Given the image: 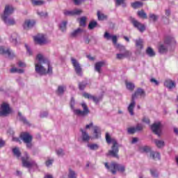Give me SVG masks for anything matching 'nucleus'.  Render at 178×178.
<instances>
[{
    "mask_svg": "<svg viewBox=\"0 0 178 178\" xmlns=\"http://www.w3.org/2000/svg\"><path fill=\"white\" fill-rule=\"evenodd\" d=\"M35 70L40 76H44V74H47V73H52V67H51L49 60L41 54L36 56Z\"/></svg>",
    "mask_w": 178,
    "mask_h": 178,
    "instance_id": "nucleus-1",
    "label": "nucleus"
},
{
    "mask_svg": "<svg viewBox=\"0 0 178 178\" xmlns=\"http://www.w3.org/2000/svg\"><path fill=\"white\" fill-rule=\"evenodd\" d=\"M33 5L35 6H41V5H44L45 3V1L42 0H31Z\"/></svg>",
    "mask_w": 178,
    "mask_h": 178,
    "instance_id": "nucleus-32",
    "label": "nucleus"
},
{
    "mask_svg": "<svg viewBox=\"0 0 178 178\" xmlns=\"http://www.w3.org/2000/svg\"><path fill=\"white\" fill-rule=\"evenodd\" d=\"M93 134H94L95 138H99V137H101V128L97 126L94 127Z\"/></svg>",
    "mask_w": 178,
    "mask_h": 178,
    "instance_id": "nucleus-24",
    "label": "nucleus"
},
{
    "mask_svg": "<svg viewBox=\"0 0 178 178\" xmlns=\"http://www.w3.org/2000/svg\"><path fill=\"white\" fill-rule=\"evenodd\" d=\"M86 20H87V18L86 17H81L79 21L80 26H82L83 27H84L86 26Z\"/></svg>",
    "mask_w": 178,
    "mask_h": 178,
    "instance_id": "nucleus-47",
    "label": "nucleus"
},
{
    "mask_svg": "<svg viewBox=\"0 0 178 178\" xmlns=\"http://www.w3.org/2000/svg\"><path fill=\"white\" fill-rule=\"evenodd\" d=\"M115 5L116 6H120V5H122L123 8H126L124 0H115Z\"/></svg>",
    "mask_w": 178,
    "mask_h": 178,
    "instance_id": "nucleus-40",
    "label": "nucleus"
},
{
    "mask_svg": "<svg viewBox=\"0 0 178 178\" xmlns=\"http://www.w3.org/2000/svg\"><path fill=\"white\" fill-rule=\"evenodd\" d=\"M154 143L157 148H163L165 147V141L159 139H154Z\"/></svg>",
    "mask_w": 178,
    "mask_h": 178,
    "instance_id": "nucleus-26",
    "label": "nucleus"
},
{
    "mask_svg": "<svg viewBox=\"0 0 178 178\" xmlns=\"http://www.w3.org/2000/svg\"><path fill=\"white\" fill-rule=\"evenodd\" d=\"M143 129H144V127L143 126L142 124H138L136 127H135V130L136 131H141V130H143Z\"/></svg>",
    "mask_w": 178,
    "mask_h": 178,
    "instance_id": "nucleus-51",
    "label": "nucleus"
},
{
    "mask_svg": "<svg viewBox=\"0 0 178 178\" xmlns=\"http://www.w3.org/2000/svg\"><path fill=\"white\" fill-rule=\"evenodd\" d=\"M83 95L85 98H87L88 99H92V101L93 102H95V104H98V102H99V97H97L95 96H92L89 93H87V92H83Z\"/></svg>",
    "mask_w": 178,
    "mask_h": 178,
    "instance_id": "nucleus-21",
    "label": "nucleus"
},
{
    "mask_svg": "<svg viewBox=\"0 0 178 178\" xmlns=\"http://www.w3.org/2000/svg\"><path fill=\"white\" fill-rule=\"evenodd\" d=\"M81 106L83 111H81L79 108H74V99L72 98L70 102V108L76 116H87L90 113V110L88 109V106L86 104L85 102L81 103Z\"/></svg>",
    "mask_w": 178,
    "mask_h": 178,
    "instance_id": "nucleus-3",
    "label": "nucleus"
},
{
    "mask_svg": "<svg viewBox=\"0 0 178 178\" xmlns=\"http://www.w3.org/2000/svg\"><path fill=\"white\" fill-rule=\"evenodd\" d=\"M66 26H67V21L62 22L60 24V30H61V31H66Z\"/></svg>",
    "mask_w": 178,
    "mask_h": 178,
    "instance_id": "nucleus-37",
    "label": "nucleus"
},
{
    "mask_svg": "<svg viewBox=\"0 0 178 178\" xmlns=\"http://www.w3.org/2000/svg\"><path fill=\"white\" fill-rule=\"evenodd\" d=\"M88 147L92 151H95V150L98 149V148H99V146H98V145H97V144H89V145H88Z\"/></svg>",
    "mask_w": 178,
    "mask_h": 178,
    "instance_id": "nucleus-43",
    "label": "nucleus"
},
{
    "mask_svg": "<svg viewBox=\"0 0 178 178\" xmlns=\"http://www.w3.org/2000/svg\"><path fill=\"white\" fill-rule=\"evenodd\" d=\"M136 127H131L128 129V133L129 134H134L136 133Z\"/></svg>",
    "mask_w": 178,
    "mask_h": 178,
    "instance_id": "nucleus-54",
    "label": "nucleus"
},
{
    "mask_svg": "<svg viewBox=\"0 0 178 178\" xmlns=\"http://www.w3.org/2000/svg\"><path fill=\"white\" fill-rule=\"evenodd\" d=\"M151 83H154L155 84V86H158L159 84V82H158V81H156V79L152 78L150 79Z\"/></svg>",
    "mask_w": 178,
    "mask_h": 178,
    "instance_id": "nucleus-60",
    "label": "nucleus"
},
{
    "mask_svg": "<svg viewBox=\"0 0 178 178\" xmlns=\"http://www.w3.org/2000/svg\"><path fill=\"white\" fill-rule=\"evenodd\" d=\"M48 116V112L47 111H42L40 113V118H47Z\"/></svg>",
    "mask_w": 178,
    "mask_h": 178,
    "instance_id": "nucleus-57",
    "label": "nucleus"
},
{
    "mask_svg": "<svg viewBox=\"0 0 178 178\" xmlns=\"http://www.w3.org/2000/svg\"><path fill=\"white\" fill-rule=\"evenodd\" d=\"M18 66L19 67H26V63H24V62L19 61L18 62Z\"/></svg>",
    "mask_w": 178,
    "mask_h": 178,
    "instance_id": "nucleus-61",
    "label": "nucleus"
},
{
    "mask_svg": "<svg viewBox=\"0 0 178 178\" xmlns=\"http://www.w3.org/2000/svg\"><path fill=\"white\" fill-rule=\"evenodd\" d=\"M52 163H54V159H48L47 161H46V166H47V168H49V166H51L52 165Z\"/></svg>",
    "mask_w": 178,
    "mask_h": 178,
    "instance_id": "nucleus-55",
    "label": "nucleus"
},
{
    "mask_svg": "<svg viewBox=\"0 0 178 178\" xmlns=\"http://www.w3.org/2000/svg\"><path fill=\"white\" fill-rule=\"evenodd\" d=\"M21 159L22 165L24 168H28V169H30L31 168H37V163L29 157V154H25V156L22 157Z\"/></svg>",
    "mask_w": 178,
    "mask_h": 178,
    "instance_id": "nucleus-8",
    "label": "nucleus"
},
{
    "mask_svg": "<svg viewBox=\"0 0 178 178\" xmlns=\"http://www.w3.org/2000/svg\"><path fill=\"white\" fill-rule=\"evenodd\" d=\"M146 54L148 55V56H150L152 58L153 56H155V51H154V49L151 47H148L146 50Z\"/></svg>",
    "mask_w": 178,
    "mask_h": 178,
    "instance_id": "nucleus-33",
    "label": "nucleus"
},
{
    "mask_svg": "<svg viewBox=\"0 0 178 178\" xmlns=\"http://www.w3.org/2000/svg\"><path fill=\"white\" fill-rule=\"evenodd\" d=\"M81 131L82 133V135H81L82 140L84 141L85 143L90 141V135H88V133H87L86 129H81Z\"/></svg>",
    "mask_w": 178,
    "mask_h": 178,
    "instance_id": "nucleus-23",
    "label": "nucleus"
},
{
    "mask_svg": "<svg viewBox=\"0 0 178 178\" xmlns=\"http://www.w3.org/2000/svg\"><path fill=\"white\" fill-rule=\"evenodd\" d=\"M10 41L16 45L17 44V33H13L10 36Z\"/></svg>",
    "mask_w": 178,
    "mask_h": 178,
    "instance_id": "nucleus-31",
    "label": "nucleus"
},
{
    "mask_svg": "<svg viewBox=\"0 0 178 178\" xmlns=\"http://www.w3.org/2000/svg\"><path fill=\"white\" fill-rule=\"evenodd\" d=\"M83 11L81 10L75 9L73 10H65L63 14L65 16H76V15H81Z\"/></svg>",
    "mask_w": 178,
    "mask_h": 178,
    "instance_id": "nucleus-14",
    "label": "nucleus"
},
{
    "mask_svg": "<svg viewBox=\"0 0 178 178\" xmlns=\"http://www.w3.org/2000/svg\"><path fill=\"white\" fill-rule=\"evenodd\" d=\"M84 30L81 28H78L70 33V37L71 38H77L80 34H81Z\"/></svg>",
    "mask_w": 178,
    "mask_h": 178,
    "instance_id": "nucleus-19",
    "label": "nucleus"
},
{
    "mask_svg": "<svg viewBox=\"0 0 178 178\" xmlns=\"http://www.w3.org/2000/svg\"><path fill=\"white\" fill-rule=\"evenodd\" d=\"M106 141L108 144L113 143V146L111 147V150H109L108 155L113 156V158H118V154L119 152V147H118V142L115 139H111V136H109L108 133L106 134Z\"/></svg>",
    "mask_w": 178,
    "mask_h": 178,
    "instance_id": "nucleus-5",
    "label": "nucleus"
},
{
    "mask_svg": "<svg viewBox=\"0 0 178 178\" xmlns=\"http://www.w3.org/2000/svg\"><path fill=\"white\" fill-rule=\"evenodd\" d=\"M13 154L14 156H16V158H17V159H20V156H22V152H20V149H19V147L13 148Z\"/></svg>",
    "mask_w": 178,
    "mask_h": 178,
    "instance_id": "nucleus-28",
    "label": "nucleus"
},
{
    "mask_svg": "<svg viewBox=\"0 0 178 178\" xmlns=\"http://www.w3.org/2000/svg\"><path fill=\"white\" fill-rule=\"evenodd\" d=\"M150 148L148 146H143L142 147H140V152H149Z\"/></svg>",
    "mask_w": 178,
    "mask_h": 178,
    "instance_id": "nucleus-48",
    "label": "nucleus"
},
{
    "mask_svg": "<svg viewBox=\"0 0 178 178\" xmlns=\"http://www.w3.org/2000/svg\"><path fill=\"white\" fill-rule=\"evenodd\" d=\"M137 141H138V138H133L132 140H131V144H136V143H137Z\"/></svg>",
    "mask_w": 178,
    "mask_h": 178,
    "instance_id": "nucleus-63",
    "label": "nucleus"
},
{
    "mask_svg": "<svg viewBox=\"0 0 178 178\" xmlns=\"http://www.w3.org/2000/svg\"><path fill=\"white\" fill-rule=\"evenodd\" d=\"M35 24V21L27 19L24 24V29H31V27H34Z\"/></svg>",
    "mask_w": 178,
    "mask_h": 178,
    "instance_id": "nucleus-22",
    "label": "nucleus"
},
{
    "mask_svg": "<svg viewBox=\"0 0 178 178\" xmlns=\"http://www.w3.org/2000/svg\"><path fill=\"white\" fill-rule=\"evenodd\" d=\"M134 108H136V101L131 99V103L128 106L127 111L131 116L134 115Z\"/></svg>",
    "mask_w": 178,
    "mask_h": 178,
    "instance_id": "nucleus-20",
    "label": "nucleus"
},
{
    "mask_svg": "<svg viewBox=\"0 0 178 178\" xmlns=\"http://www.w3.org/2000/svg\"><path fill=\"white\" fill-rule=\"evenodd\" d=\"M10 73H23V70L13 67L10 70Z\"/></svg>",
    "mask_w": 178,
    "mask_h": 178,
    "instance_id": "nucleus-44",
    "label": "nucleus"
},
{
    "mask_svg": "<svg viewBox=\"0 0 178 178\" xmlns=\"http://www.w3.org/2000/svg\"><path fill=\"white\" fill-rule=\"evenodd\" d=\"M0 54L2 55H8V58H13L15 56V53L10 50L9 48H5L4 47H0Z\"/></svg>",
    "mask_w": 178,
    "mask_h": 178,
    "instance_id": "nucleus-13",
    "label": "nucleus"
},
{
    "mask_svg": "<svg viewBox=\"0 0 178 178\" xmlns=\"http://www.w3.org/2000/svg\"><path fill=\"white\" fill-rule=\"evenodd\" d=\"M132 24L136 29H138L140 33L145 31V26L144 24L140 23L138 21L136 20V19L133 18L131 19Z\"/></svg>",
    "mask_w": 178,
    "mask_h": 178,
    "instance_id": "nucleus-15",
    "label": "nucleus"
},
{
    "mask_svg": "<svg viewBox=\"0 0 178 178\" xmlns=\"http://www.w3.org/2000/svg\"><path fill=\"white\" fill-rule=\"evenodd\" d=\"M164 86L168 88V90H173V88H176V82L172 81V79H166L164 81Z\"/></svg>",
    "mask_w": 178,
    "mask_h": 178,
    "instance_id": "nucleus-17",
    "label": "nucleus"
},
{
    "mask_svg": "<svg viewBox=\"0 0 178 178\" xmlns=\"http://www.w3.org/2000/svg\"><path fill=\"white\" fill-rule=\"evenodd\" d=\"M131 6L132 8H134V9H137V8H141V6H143V2L135 1L131 3Z\"/></svg>",
    "mask_w": 178,
    "mask_h": 178,
    "instance_id": "nucleus-34",
    "label": "nucleus"
},
{
    "mask_svg": "<svg viewBox=\"0 0 178 178\" xmlns=\"http://www.w3.org/2000/svg\"><path fill=\"white\" fill-rule=\"evenodd\" d=\"M14 12L15 7H13L11 4L6 5L3 13L1 15V19L5 23V24H6V26H13L14 24H16L15 19L10 17V15H13Z\"/></svg>",
    "mask_w": 178,
    "mask_h": 178,
    "instance_id": "nucleus-2",
    "label": "nucleus"
},
{
    "mask_svg": "<svg viewBox=\"0 0 178 178\" xmlns=\"http://www.w3.org/2000/svg\"><path fill=\"white\" fill-rule=\"evenodd\" d=\"M71 62L77 76H83V68H81L80 63L73 57L71 58Z\"/></svg>",
    "mask_w": 178,
    "mask_h": 178,
    "instance_id": "nucleus-9",
    "label": "nucleus"
},
{
    "mask_svg": "<svg viewBox=\"0 0 178 178\" xmlns=\"http://www.w3.org/2000/svg\"><path fill=\"white\" fill-rule=\"evenodd\" d=\"M105 168L108 169V170H110L113 175H116V170H118V172H121V173H123L124 172L126 168L124 165L118 164L115 163H112L110 164V165L108 164V163H104Z\"/></svg>",
    "mask_w": 178,
    "mask_h": 178,
    "instance_id": "nucleus-6",
    "label": "nucleus"
},
{
    "mask_svg": "<svg viewBox=\"0 0 178 178\" xmlns=\"http://www.w3.org/2000/svg\"><path fill=\"white\" fill-rule=\"evenodd\" d=\"M56 154L58 156H63L65 155V152H63V149H58L56 150Z\"/></svg>",
    "mask_w": 178,
    "mask_h": 178,
    "instance_id": "nucleus-52",
    "label": "nucleus"
},
{
    "mask_svg": "<svg viewBox=\"0 0 178 178\" xmlns=\"http://www.w3.org/2000/svg\"><path fill=\"white\" fill-rule=\"evenodd\" d=\"M138 16L139 17H141L142 19H147V13L144 12V10L138 11Z\"/></svg>",
    "mask_w": 178,
    "mask_h": 178,
    "instance_id": "nucleus-42",
    "label": "nucleus"
},
{
    "mask_svg": "<svg viewBox=\"0 0 178 178\" xmlns=\"http://www.w3.org/2000/svg\"><path fill=\"white\" fill-rule=\"evenodd\" d=\"M68 178H77V174L72 169L69 170Z\"/></svg>",
    "mask_w": 178,
    "mask_h": 178,
    "instance_id": "nucleus-38",
    "label": "nucleus"
},
{
    "mask_svg": "<svg viewBox=\"0 0 178 178\" xmlns=\"http://www.w3.org/2000/svg\"><path fill=\"white\" fill-rule=\"evenodd\" d=\"M86 86H87V83H86V82L79 83V90H83L86 88Z\"/></svg>",
    "mask_w": 178,
    "mask_h": 178,
    "instance_id": "nucleus-50",
    "label": "nucleus"
},
{
    "mask_svg": "<svg viewBox=\"0 0 178 178\" xmlns=\"http://www.w3.org/2000/svg\"><path fill=\"white\" fill-rule=\"evenodd\" d=\"M37 15L40 16L42 18H45L47 16H48V13L44 11H38Z\"/></svg>",
    "mask_w": 178,
    "mask_h": 178,
    "instance_id": "nucleus-45",
    "label": "nucleus"
},
{
    "mask_svg": "<svg viewBox=\"0 0 178 178\" xmlns=\"http://www.w3.org/2000/svg\"><path fill=\"white\" fill-rule=\"evenodd\" d=\"M73 1L75 5H80V3H81L82 2H84V1L86 0H73Z\"/></svg>",
    "mask_w": 178,
    "mask_h": 178,
    "instance_id": "nucleus-58",
    "label": "nucleus"
},
{
    "mask_svg": "<svg viewBox=\"0 0 178 178\" xmlns=\"http://www.w3.org/2000/svg\"><path fill=\"white\" fill-rule=\"evenodd\" d=\"M33 40L35 44H38L39 45L47 44V39H45L44 34H38L33 38Z\"/></svg>",
    "mask_w": 178,
    "mask_h": 178,
    "instance_id": "nucleus-12",
    "label": "nucleus"
},
{
    "mask_svg": "<svg viewBox=\"0 0 178 178\" xmlns=\"http://www.w3.org/2000/svg\"><path fill=\"white\" fill-rule=\"evenodd\" d=\"M150 173L153 177H158V172L155 169L150 170Z\"/></svg>",
    "mask_w": 178,
    "mask_h": 178,
    "instance_id": "nucleus-53",
    "label": "nucleus"
},
{
    "mask_svg": "<svg viewBox=\"0 0 178 178\" xmlns=\"http://www.w3.org/2000/svg\"><path fill=\"white\" fill-rule=\"evenodd\" d=\"M150 155L155 161L161 160V154L158 152H152Z\"/></svg>",
    "mask_w": 178,
    "mask_h": 178,
    "instance_id": "nucleus-30",
    "label": "nucleus"
},
{
    "mask_svg": "<svg viewBox=\"0 0 178 178\" xmlns=\"http://www.w3.org/2000/svg\"><path fill=\"white\" fill-rule=\"evenodd\" d=\"M142 122H143V123H147V124H149V119L148 118H143Z\"/></svg>",
    "mask_w": 178,
    "mask_h": 178,
    "instance_id": "nucleus-59",
    "label": "nucleus"
},
{
    "mask_svg": "<svg viewBox=\"0 0 178 178\" xmlns=\"http://www.w3.org/2000/svg\"><path fill=\"white\" fill-rule=\"evenodd\" d=\"M138 97H145V91H144L142 88H138L135 93L132 95V99L135 101L136 98H138Z\"/></svg>",
    "mask_w": 178,
    "mask_h": 178,
    "instance_id": "nucleus-16",
    "label": "nucleus"
},
{
    "mask_svg": "<svg viewBox=\"0 0 178 178\" xmlns=\"http://www.w3.org/2000/svg\"><path fill=\"white\" fill-rule=\"evenodd\" d=\"M83 40H84L85 44H90V39L88 38V37L83 38Z\"/></svg>",
    "mask_w": 178,
    "mask_h": 178,
    "instance_id": "nucleus-62",
    "label": "nucleus"
},
{
    "mask_svg": "<svg viewBox=\"0 0 178 178\" xmlns=\"http://www.w3.org/2000/svg\"><path fill=\"white\" fill-rule=\"evenodd\" d=\"M126 86L127 90H130L131 91H132V90H134L135 86L134 85V83L129 82L126 83Z\"/></svg>",
    "mask_w": 178,
    "mask_h": 178,
    "instance_id": "nucleus-49",
    "label": "nucleus"
},
{
    "mask_svg": "<svg viewBox=\"0 0 178 178\" xmlns=\"http://www.w3.org/2000/svg\"><path fill=\"white\" fill-rule=\"evenodd\" d=\"M105 65V62L104 61H99L98 63H95V70L96 72H98V73H101V67H103Z\"/></svg>",
    "mask_w": 178,
    "mask_h": 178,
    "instance_id": "nucleus-27",
    "label": "nucleus"
},
{
    "mask_svg": "<svg viewBox=\"0 0 178 178\" xmlns=\"http://www.w3.org/2000/svg\"><path fill=\"white\" fill-rule=\"evenodd\" d=\"M65 90H66V86H60L58 88V93L59 95H62L65 92Z\"/></svg>",
    "mask_w": 178,
    "mask_h": 178,
    "instance_id": "nucleus-39",
    "label": "nucleus"
},
{
    "mask_svg": "<svg viewBox=\"0 0 178 178\" xmlns=\"http://www.w3.org/2000/svg\"><path fill=\"white\" fill-rule=\"evenodd\" d=\"M135 42H136V46L137 47V48H138L139 49H143V40L142 39L136 40H135Z\"/></svg>",
    "mask_w": 178,
    "mask_h": 178,
    "instance_id": "nucleus-36",
    "label": "nucleus"
},
{
    "mask_svg": "<svg viewBox=\"0 0 178 178\" xmlns=\"http://www.w3.org/2000/svg\"><path fill=\"white\" fill-rule=\"evenodd\" d=\"M12 112L9 104L3 102L0 106V117L8 116Z\"/></svg>",
    "mask_w": 178,
    "mask_h": 178,
    "instance_id": "nucleus-10",
    "label": "nucleus"
},
{
    "mask_svg": "<svg viewBox=\"0 0 178 178\" xmlns=\"http://www.w3.org/2000/svg\"><path fill=\"white\" fill-rule=\"evenodd\" d=\"M97 24H98V23H97V21L90 22L88 25L89 30H92L93 29H95V27H97Z\"/></svg>",
    "mask_w": 178,
    "mask_h": 178,
    "instance_id": "nucleus-41",
    "label": "nucleus"
},
{
    "mask_svg": "<svg viewBox=\"0 0 178 178\" xmlns=\"http://www.w3.org/2000/svg\"><path fill=\"white\" fill-rule=\"evenodd\" d=\"M93 124H94L92 122H90L89 124L86 126V129H90V127H92Z\"/></svg>",
    "mask_w": 178,
    "mask_h": 178,
    "instance_id": "nucleus-64",
    "label": "nucleus"
},
{
    "mask_svg": "<svg viewBox=\"0 0 178 178\" xmlns=\"http://www.w3.org/2000/svg\"><path fill=\"white\" fill-rule=\"evenodd\" d=\"M18 118L21 122H24V124H26V126H30V122L27 121V119H26V118L22 116V113H18Z\"/></svg>",
    "mask_w": 178,
    "mask_h": 178,
    "instance_id": "nucleus-29",
    "label": "nucleus"
},
{
    "mask_svg": "<svg viewBox=\"0 0 178 178\" xmlns=\"http://www.w3.org/2000/svg\"><path fill=\"white\" fill-rule=\"evenodd\" d=\"M130 55H131V54L130 53V51H125L124 53L122 54H117V59H123L124 58H129L130 56Z\"/></svg>",
    "mask_w": 178,
    "mask_h": 178,
    "instance_id": "nucleus-25",
    "label": "nucleus"
},
{
    "mask_svg": "<svg viewBox=\"0 0 178 178\" xmlns=\"http://www.w3.org/2000/svg\"><path fill=\"white\" fill-rule=\"evenodd\" d=\"M162 127L163 126L162 125V123L161 122H154L151 126V130L154 133V134H156L159 137H161V134H162Z\"/></svg>",
    "mask_w": 178,
    "mask_h": 178,
    "instance_id": "nucleus-11",
    "label": "nucleus"
},
{
    "mask_svg": "<svg viewBox=\"0 0 178 178\" xmlns=\"http://www.w3.org/2000/svg\"><path fill=\"white\" fill-rule=\"evenodd\" d=\"M97 19L98 20H105L108 19V16L101 13L99 11L97 12Z\"/></svg>",
    "mask_w": 178,
    "mask_h": 178,
    "instance_id": "nucleus-35",
    "label": "nucleus"
},
{
    "mask_svg": "<svg viewBox=\"0 0 178 178\" xmlns=\"http://www.w3.org/2000/svg\"><path fill=\"white\" fill-rule=\"evenodd\" d=\"M104 38H106V40H112L113 45L115 47V48L119 49L121 52L124 51L125 49L124 46L118 44V37H116V35H112L109 33L106 32L104 33Z\"/></svg>",
    "mask_w": 178,
    "mask_h": 178,
    "instance_id": "nucleus-7",
    "label": "nucleus"
},
{
    "mask_svg": "<svg viewBox=\"0 0 178 178\" xmlns=\"http://www.w3.org/2000/svg\"><path fill=\"white\" fill-rule=\"evenodd\" d=\"M149 16L150 19L152 20H153V22H156L158 20V19H159V16H158L157 15H155L154 13L149 14Z\"/></svg>",
    "mask_w": 178,
    "mask_h": 178,
    "instance_id": "nucleus-46",
    "label": "nucleus"
},
{
    "mask_svg": "<svg viewBox=\"0 0 178 178\" xmlns=\"http://www.w3.org/2000/svg\"><path fill=\"white\" fill-rule=\"evenodd\" d=\"M25 47L26 48L27 54L29 55H33V51H31V49H30V47L27 46V44H26Z\"/></svg>",
    "mask_w": 178,
    "mask_h": 178,
    "instance_id": "nucleus-56",
    "label": "nucleus"
},
{
    "mask_svg": "<svg viewBox=\"0 0 178 178\" xmlns=\"http://www.w3.org/2000/svg\"><path fill=\"white\" fill-rule=\"evenodd\" d=\"M21 138L24 141V143H31L33 140V136L30 135V134L27 132H23L21 134Z\"/></svg>",
    "mask_w": 178,
    "mask_h": 178,
    "instance_id": "nucleus-18",
    "label": "nucleus"
},
{
    "mask_svg": "<svg viewBox=\"0 0 178 178\" xmlns=\"http://www.w3.org/2000/svg\"><path fill=\"white\" fill-rule=\"evenodd\" d=\"M176 40L173 36H167L163 43L159 44L158 49L159 54H166L170 45H175Z\"/></svg>",
    "mask_w": 178,
    "mask_h": 178,
    "instance_id": "nucleus-4",
    "label": "nucleus"
}]
</instances>
